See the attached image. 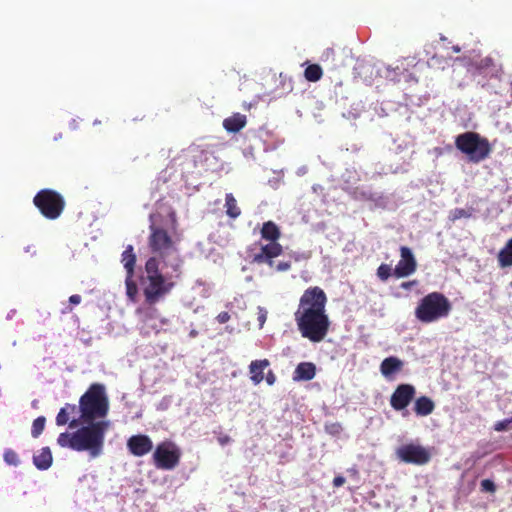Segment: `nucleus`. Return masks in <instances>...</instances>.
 Returning <instances> with one entry per match:
<instances>
[{
    "instance_id": "dca6fc26",
    "label": "nucleus",
    "mask_w": 512,
    "mask_h": 512,
    "mask_svg": "<svg viewBox=\"0 0 512 512\" xmlns=\"http://www.w3.org/2000/svg\"><path fill=\"white\" fill-rule=\"evenodd\" d=\"M316 375V366L311 362H302L297 365L293 380L295 381H309Z\"/></svg>"
},
{
    "instance_id": "393cba45",
    "label": "nucleus",
    "mask_w": 512,
    "mask_h": 512,
    "mask_svg": "<svg viewBox=\"0 0 512 512\" xmlns=\"http://www.w3.org/2000/svg\"><path fill=\"white\" fill-rule=\"evenodd\" d=\"M322 76L323 70L318 64H309L304 71V77L309 82H317Z\"/></svg>"
},
{
    "instance_id": "f8f14e48",
    "label": "nucleus",
    "mask_w": 512,
    "mask_h": 512,
    "mask_svg": "<svg viewBox=\"0 0 512 512\" xmlns=\"http://www.w3.org/2000/svg\"><path fill=\"white\" fill-rule=\"evenodd\" d=\"M417 270V261L412 250L407 246L400 247V260L393 269L396 278H404L412 275Z\"/></svg>"
},
{
    "instance_id": "39448f33",
    "label": "nucleus",
    "mask_w": 512,
    "mask_h": 512,
    "mask_svg": "<svg viewBox=\"0 0 512 512\" xmlns=\"http://www.w3.org/2000/svg\"><path fill=\"white\" fill-rule=\"evenodd\" d=\"M452 311L450 300L440 292H431L421 298L414 314L421 323H433L446 318Z\"/></svg>"
},
{
    "instance_id": "6e6552de",
    "label": "nucleus",
    "mask_w": 512,
    "mask_h": 512,
    "mask_svg": "<svg viewBox=\"0 0 512 512\" xmlns=\"http://www.w3.org/2000/svg\"><path fill=\"white\" fill-rule=\"evenodd\" d=\"M455 146L473 163L485 160L492 152L488 139L472 131L459 134L455 139Z\"/></svg>"
},
{
    "instance_id": "e433bc0d",
    "label": "nucleus",
    "mask_w": 512,
    "mask_h": 512,
    "mask_svg": "<svg viewBox=\"0 0 512 512\" xmlns=\"http://www.w3.org/2000/svg\"><path fill=\"white\" fill-rule=\"evenodd\" d=\"M216 319L220 324H224L230 320V314L226 311L220 312Z\"/></svg>"
},
{
    "instance_id": "473e14b6",
    "label": "nucleus",
    "mask_w": 512,
    "mask_h": 512,
    "mask_svg": "<svg viewBox=\"0 0 512 512\" xmlns=\"http://www.w3.org/2000/svg\"><path fill=\"white\" fill-rule=\"evenodd\" d=\"M480 489L482 492L493 494L496 492V485L490 479H483L480 483Z\"/></svg>"
},
{
    "instance_id": "423d86ee",
    "label": "nucleus",
    "mask_w": 512,
    "mask_h": 512,
    "mask_svg": "<svg viewBox=\"0 0 512 512\" xmlns=\"http://www.w3.org/2000/svg\"><path fill=\"white\" fill-rule=\"evenodd\" d=\"M79 409L83 422H89L97 418H104L109 411V401L105 393V387L99 383H93L80 397Z\"/></svg>"
},
{
    "instance_id": "b1692460",
    "label": "nucleus",
    "mask_w": 512,
    "mask_h": 512,
    "mask_svg": "<svg viewBox=\"0 0 512 512\" xmlns=\"http://www.w3.org/2000/svg\"><path fill=\"white\" fill-rule=\"evenodd\" d=\"M225 208L226 214L232 219L241 215V209L238 207L237 200L232 193H227L225 196Z\"/></svg>"
},
{
    "instance_id": "0eeeda50",
    "label": "nucleus",
    "mask_w": 512,
    "mask_h": 512,
    "mask_svg": "<svg viewBox=\"0 0 512 512\" xmlns=\"http://www.w3.org/2000/svg\"><path fill=\"white\" fill-rule=\"evenodd\" d=\"M260 234L261 238L269 243L261 245L259 252L251 255L252 262L273 267L274 258L283 253V247L278 242L281 238V231L273 221H267L263 223Z\"/></svg>"
},
{
    "instance_id": "f03ea898",
    "label": "nucleus",
    "mask_w": 512,
    "mask_h": 512,
    "mask_svg": "<svg viewBox=\"0 0 512 512\" xmlns=\"http://www.w3.org/2000/svg\"><path fill=\"white\" fill-rule=\"evenodd\" d=\"M85 423L87 425L73 433H60L57 443L61 447H67L78 452L88 451L90 456L95 458L102 454L105 434L110 427V422L92 420Z\"/></svg>"
},
{
    "instance_id": "c85d7f7f",
    "label": "nucleus",
    "mask_w": 512,
    "mask_h": 512,
    "mask_svg": "<svg viewBox=\"0 0 512 512\" xmlns=\"http://www.w3.org/2000/svg\"><path fill=\"white\" fill-rule=\"evenodd\" d=\"M137 313L143 314L142 321L145 324H148L151 320L157 318L158 316V310L153 306H150L147 309H137Z\"/></svg>"
},
{
    "instance_id": "f3484780",
    "label": "nucleus",
    "mask_w": 512,
    "mask_h": 512,
    "mask_svg": "<svg viewBox=\"0 0 512 512\" xmlns=\"http://www.w3.org/2000/svg\"><path fill=\"white\" fill-rule=\"evenodd\" d=\"M77 410L76 405L74 404H66L65 407L61 408L56 416V424L58 426L69 424L70 428H75L78 426L79 422L77 419H72L70 421V415L74 414Z\"/></svg>"
},
{
    "instance_id": "7c9ffc66",
    "label": "nucleus",
    "mask_w": 512,
    "mask_h": 512,
    "mask_svg": "<svg viewBox=\"0 0 512 512\" xmlns=\"http://www.w3.org/2000/svg\"><path fill=\"white\" fill-rule=\"evenodd\" d=\"M376 274L381 281H386L393 274V270L390 265L383 263L377 268Z\"/></svg>"
},
{
    "instance_id": "412c9836",
    "label": "nucleus",
    "mask_w": 512,
    "mask_h": 512,
    "mask_svg": "<svg viewBox=\"0 0 512 512\" xmlns=\"http://www.w3.org/2000/svg\"><path fill=\"white\" fill-rule=\"evenodd\" d=\"M53 457L49 447H43L33 456V463L39 470H47L52 465Z\"/></svg>"
},
{
    "instance_id": "6ab92c4d",
    "label": "nucleus",
    "mask_w": 512,
    "mask_h": 512,
    "mask_svg": "<svg viewBox=\"0 0 512 512\" xmlns=\"http://www.w3.org/2000/svg\"><path fill=\"white\" fill-rule=\"evenodd\" d=\"M402 367H403V362L399 358L390 356V357L385 358L381 362L380 371L384 377L389 378L393 374L401 371Z\"/></svg>"
},
{
    "instance_id": "f704fd0d",
    "label": "nucleus",
    "mask_w": 512,
    "mask_h": 512,
    "mask_svg": "<svg viewBox=\"0 0 512 512\" xmlns=\"http://www.w3.org/2000/svg\"><path fill=\"white\" fill-rule=\"evenodd\" d=\"M471 216V213L463 208H456L452 212V219H460V218H469Z\"/></svg>"
},
{
    "instance_id": "20e7f679",
    "label": "nucleus",
    "mask_w": 512,
    "mask_h": 512,
    "mask_svg": "<svg viewBox=\"0 0 512 512\" xmlns=\"http://www.w3.org/2000/svg\"><path fill=\"white\" fill-rule=\"evenodd\" d=\"M146 277L141 279V285L145 303L154 306L163 299L175 286L173 278H178L174 272L162 273L158 265V259L148 258L145 263Z\"/></svg>"
},
{
    "instance_id": "a19ab883",
    "label": "nucleus",
    "mask_w": 512,
    "mask_h": 512,
    "mask_svg": "<svg viewBox=\"0 0 512 512\" xmlns=\"http://www.w3.org/2000/svg\"><path fill=\"white\" fill-rule=\"evenodd\" d=\"M265 379L268 385H273L276 381V376L272 370H269Z\"/></svg>"
},
{
    "instance_id": "1a4fd4ad",
    "label": "nucleus",
    "mask_w": 512,
    "mask_h": 512,
    "mask_svg": "<svg viewBox=\"0 0 512 512\" xmlns=\"http://www.w3.org/2000/svg\"><path fill=\"white\" fill-rule=\"evenodd\" d=\"M34 205L47 219L55 220L65 208L63 196L52 189H42L33 198Z\"/></svg>"
},
{
    "instance_id": "2f4dec72",
    "label": "nucleus",
    "mask_w": 512,
    "mask_h": 512,
    "mask_svg": "<svg viewBox=\"0 0 512 512\" xmlns=\"http://www.w3.org/2000/svg\"><path fill=\"white\" fill-rule=\"evenodd\" d=\"M82 301V298L80 295L78 294H74V295H71L69 297V305L67 307H65L61 313L62 314H68V313H71L73 311V306L74 305H78L80 304Z\"/></svg>"
},
{
    "instance_id": "c756f323",
    "label": "nucleus",
    "mask_w": 512,
    "mask_h": 512,
    "mask_svg": "<svg viewBox=\"0 0 512 512\" xmlns=\"http://www.w3.org/2000/svg\"><path fill=\"white\" fill-rule=\"evenodd\" d=\"M3 458L8 465L18 466L20 464L18 454L12 449H6Z\"/></svg>"
},
{
    "instance_id": "9d476101",
    "label": "nucleus",
    "mask_w": 512,
    "mask_h": 512,
    "mask_svg": "<svg viewBox=\"0 0 512 512\" xmlns=\"http://www.w3.org/2000/svg\"><path fill=\"white\" fill-rule=\"evenodd\" d=\"M181 451L172 441L159 443L153 453L154 465L161 470H172L180 462Z\"/></svg>"
},
{
    "instance_id": "37998d69",
    "label": "nucleus",
    "mask_w": 512,
    "mask_h": 512,
    "mask_svg": "<svg viewBox=\"0 0 512 512\" xmlns=\"http://www.w3.org/2000/svg\"><path fill=\"white\" fill-rule=\"evenodd\" d=\"M258 320H259V322H260V325H263V323H264V322H265V320H266V315H265V314H261V315H259Z\"/></svg>"
},
{
    "instance_id": "72a5a7b5",
    "label": "nucleus",
    "mask_w": 512,
    "mask_h": 512,
    "mask_svg": "<svg viewBox=\"0 0 512 512\" xmlns=\"http://www.w3.org/2000/svg\"><path fill=\"white\" fill-rule=\"evenodd\" d=\"M291 266H292L291 261L281 260V261L276 262L274 260V265H273V267H270V268L274 269L276 272H286L291 269Z\"/></svg>"
},
{
    "instance_id": "cd10ccee",
    "label": "nucleus",
    "mask_w": 512,
    "mask_h": 512,
    "mask_svg": "<svg viewBox=\"0 0 512 512\" xmlns=\"http://www.w3.org/2000/svg\"><path fill=\"white\" fill-rule=\"evenodd\" d=\"M46 419L44 416L37 417L32 423L31 434L32 437H39L45 428Z\"/></svg>"
},
{
    "instance_id": "49530a36",
    "label": "nucleus",
    "mask_w": 512,
    "mask_h": 512,
    "mask_svg": "<svg viewBox=\"0 0 512 512\" xmlns=\"http://www.w3.org/2000/svg\"><path fill=\"white\" fill-rule=\"evenodd\" d=\"M452 50L456 53L460 52V47L459 46H453L452 47Z\"/></svg>"
},
{
    "instance_id": "ddd939ff",
    "label": "nucleus",
    "mask_w": 512,
    "mask_h": 512,
    "mask_svg": "<svg viewBox=\"0 0 512 512\" xmlns=\"http://www.w3.org/2000/svg\"><path fill=\"white\" fill-rule=\"evenodd\" d=\"M416 389L411 384H399L390 397V405L395 411L406 409L414 399Z\"/></svg>"
},
{
    "instance_id": "5701e85b",
    "label": "nucleus",
    "mask_w": 512,
    "mask_h": 512,
    "mask_svg": "<svg viewBox=\"0 0 512 512\" xmlns=\"http://www.w3.org/2000/svg\"><path fill=\"white\" fill-rule=\"evenodd\" d=\"M498 263L502 268L512 266V238L507 241L505 246L498 253Z\"/></svg>"
},
{
    "instance_id": "a211bd4d",
    "label": "nucleus",
    "mask_w": 512,
    "mask_h": 512,
    "mask_svg": "<svg viewBox=\"0 0 512 512\" xmlns=\"http://www.w3.org/2000/svg\"><path fill=\"white\" fill-rule=\"evenodd\" d=\"M247 118L244 114L234 113L223 121V127L226 131L237 133L246 126Z\"/></svg>"
},
{
    "instance_id": "a878e982",
    "label": "nucleus",
    "mask_w": 512,
    "mask_h": 512,
    "mask_svg": "<svg viewBox=\"0 0 512 512\" xmlns=\"http://www.w3.org/2000/svg\"><path fill=\"white\" fill-rule=\"evenodd\" d=\"M134 274L126 275L125 285H126V295L130 301L136 302L138 295V287L136 282L133 280Z\"/></svg>"
},
{
    "instance_id": "7ed1b4c3",
    "label": "nucleus",
    "mask_w": 512,
    "mask_h": 512,
    "mask_svg": "<svg viewBox=\"0 0 512 512\" xmlns=\"http://www.w3.org/2000/svg\"><path fill=\"white\" fill-rule=\"evenodd\" d=\"M148 247L153 254L150 258L158 259V265L162 263L163 268L180 276L183 260L176 242L164 227L154 222L149 225Z\"/></svg>"
},
{
    "instance_id": "9b49d317",
    "label": "nucleus",
    "mask_w": 512,
    "mask_h": 512,
    "mask_svg": "<svg viewBox=\"0 0 512 512\" xmlns=\"http://www.w3.org/2000/svg\"><path fill=\"white\" fill-rule=\"evenodd\" d=\"M396 455L399 460L407 464L425 465L431 460V453L421 445L413 443L400 446Z\"/></svg>"
},
{
    "instance_id": "79ce46f5",
    "label": "nucleus",
    "mask_w": 512,
    "mask_h": 512,
    "mask_svg": "<svg viewBox=\"0 0 512 512\" xmlns=\"http://www.w3.org/2000/svg\"><path fill=\"white\" fill-rule=\"evenodd\" d=\"M345 478L341 475H338L336 477H334L333 479V486L334 487H341L342 485H344L345 483Z\"/></svg>"
},
{
    "instance_id": "a18cd8bd",
    "label": "nucleus",
    "mask_w": 512,
    "mask_h": 512,
    "mask_svg": "<svg viewBox=\"0 0 512 512\" xmlns=\"http://www.w3.org/2000/svg\"><path fill=\"white\" fill-rule=\"evenodd\" d=\"M150 328L154 330L156 333H159L160 329L154 325H150Z\"/></svg>"
},
{
    "instance_id": "2eb2a0df",
    "label": "nucleus",
    "mask_w": 512,
    "mask_h": 512,
    "mask_svg": "<svg viewBox=\"0 0 512 512\" xmlns=\"http://www.w3.org/2000/svg\"><path fill=\"white\" fill-rule=\"evenodd\" d=\"M270 365L268 359L254 360L249 365L250 380L258 385L264 380V370Z\"/></svg>"
},
{
    "instance_id": "ea45409f",
    "label": "nucleus",
    "mask_w": 512,
    "mask_h": 512,
    "mask_svg": "<svg viewBox=\"0 0 512 512\" xmlns=\"http://www.w3.org/2000/svg\"><path fill=\"white\" fill-rule=\"evenodd\" d=\"M217 440L221 446H225L226 444L231 442V437L227 434H221L218 436Z\"/></svg>"
},
{
    "instance_id": "f257e3e1",
    "label": "nucleus",
    "mask_w": 512,
    "mask_h": 512,
    "mask_svg": "<svg viewBox=\"0 0 512 512\" xmlns=\"http://www.w3.org/2000/svg\"><path fill=\"white\" fill-rule=\"evenodd\" d=\"M327 301V295L322 288L309 287L301 295L294 313L301 336L313 343L323 341L329 332L331 322L326 312Z\"/></svg>"
},
{
    "instance_id": "c03bdc74",
    "label": "nucleus",
    "mask_w": 512,
    "mask_h": 512,
    "mask_svg": "<svg viewBox=\"0 0 512 512\" xmlns=\"http://www.w3.org/2000/svg\"><path fill=\"white\" fill-rule=\"evenodd\" d=\"M160 322H161V324H162V325H166V324H168V319H166V318H161V319H160Z\"/></svg>"
},
{
    "instance_id": "4be33fe9",
    "label": "nucleus",
    "mask_w": 512,
    "mask_h": 512,
    "mask_svg": "<svg viewBox=\"0 0 512 512\" xmlns=\"http://www.w3.org/2000/svg\"><path fill=\"white\" fill-rule=\"evenodd\" d=\"M121 262L126 270V275L134 274L136 255L132 245H128L123 251Z\"/></svg>"
},
{
    "instance_id": "58836bf2",
    "label": "nucleus",
    "mask_w": 512,
    "mask_h": 512,
    "mask_svg": "<svg viewBox=\"0 0 512 512\" xmlns=\"http://www.w3.org/2000/svg\"><path fill=\"white\" fill-rule=\"evenodd\" d=\"M417 285H418L417 280H411V281L402 282L400 284V287L404 290H411L413 287H415Z\"/></svg>"
},
{
    "instance_id": "aec40b11",
    "label": "nucleus",
    "mask_w": 512,
    "mask_h": 512,
    "mask_svg": "<svg viewBox=\"0 0 512 512\" xmlns=\"http://www.w3.org/2000/svg\"><path fill=\"white\" fill-rule=\"evenodd\" d=\"M434 409L435 403L428 396H420L414 402L413 410L417 416H428L434 411Z\"/></svg>"
},
{
    "instance_id": "bb28decb",
    "label": "nucleus",
    "mask_w": 512,
    "mask_h": 512,
    "mask_svg": "<svg viewBox=\"0 0 512 512\" xmlns=\"http://www.w3.org/2000/svg\"><path fill=\"white\" fill-rule=\"evenodd\" d=\"M472 66L479 72L483 73L495 66L494 60L491 57H484L475 61Z\"/></svg>"
},
{
    "instance_id": "c9c22d12",
    "label": "nucleus",
    "mask_w": 512,
    "mask_h": 512,
    "mask_svg": "<svg viewBox=\"0 0 512 512\" xmlns=\"http://www.w3.org/2000/svg\"><path fill=\"white\" fill-rule=\"evenodd\" d=\"M510 423H512V417L510 419H504L502 421L495 423L494 429L496 431H505V430L509 429Z\"/></svg>"
},
{
    "instance_id": "4c0bfd02",
    "label": "nucleus",
    "mask_w": 512,
    "mask_h": 512,
    "mask_svg": "<svg viewBox=\"0 0 512 512\" xmlns=\"http://www.w3.org/2000/svg\"><path fill=\"white\" fill-rule=\"evenodd\" d=\"M334 58H335V50L333 48L325 49V51L322 54V59H324V60H329V59L334 60Z\"/></svg>"
},
{
    "instance_id": "4468645a",
    "label": "nucleus",
    "mask_w": 512,
    "mask_h": 512,
    "mask_svg": "<svg viewBox=\"0 0 512 512\" xmlns=\"http://www.w3.org/2000/svg\"><path fill=\"white\" fill-rule=\"evenodd\" d=\"M127 448L132 455L142 457L152 450L153 442L147 435H133L127 441Z\"/></svg>"
}]
</instances>
